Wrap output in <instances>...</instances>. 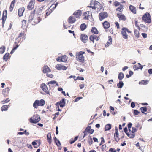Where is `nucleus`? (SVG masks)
I'll return each instance as SVG.
<instances>
[{
	"mask_svg": "<svg viewBox=\"0 0 152 152\" xmlns=\"http://www.w3.org/2000/svg\"><path fill=\"white\" fill-rule=\"evenodd\" d=\"M132 125V124L131 122L129 123L127 125L129 129V132L126 135L130 138H133L135 137V133L137 130L138 127H139L140 130L142 129L141 126L138 124L135 127H132V130H131L130 128H131Z\"/></svg>",
	"mask_w": 152,
	"mask_h": 152,
	"instance_id": "obj_1",
	"label": "nucleus"
},
{
	"mask_svg": "<svg viewBox=\"0 0 152 152\" xmlns=\"http://www.w3.org/2000/svg\"><path fill=\"white\" fill-rule=\"evenodd\" d=\"M45 103V101L43 99H41L39 101L36 100L33 104V107L36 109H37L38 106H43Z\"/></svg>",
	"mask_w": 152,
	"mask_h": 152,
	"instance_id": "obj_2",
	"label": "nucleus"
},
{
	"mask_svg": "<svg viewBox=\"0 0 152 152\" xmlns=\"http://www.w3.org/2000/svg\"><path fill=\"white\" fill-rule=\"evenodd\" d=\"M40 120L39 115L38 114H36L30 118L29 121L31 123H36L39 122Z\"/></svg>",
	"mask_w": 152,
	"mask_h": 152,
	"instance_id": "obj_3",
	"label": "nucleus"
},
{
	"mask_svg": "<svg viewBox=\"0 0 152 152\" xmlns=\"http://www.w3.org/2000/svg\"><path fill=\"white\" fill-rule=\"evenodd\" d=\"M142 20L145 23H149L151 21V17L149 13H146L142 17Z\"/></svg>",
	"mask_w": 152,
	"mask_h": 152,
	"instance_id": "obj_4",
	"label": "nucleus"
},
{
	"mask_svg": "<svg viewBox=\"0 0 152 152\" xmlns=\"http://www.w3.org/2000/svg\"><path fill=\"white\" fill-rule=\"evenodd\" d=\"M41 20V19L39 17H34L32 19L29 20V22L33 25H35L39 22Z\"/></svg>",
	"mask_w": 152,
	"mask_h": 152,
	"instance_id": "obj_5",
	"label": "nucleus"
},
{
	"mask_svg": "<svg viewBox=\"0 0 152 152\" xmlns=\"http://www.w3.org/2000/svg\"><path fill=\"white\" fill-rule=\"evenodd\" d=\"M57 5V4H53L46 11V16H48L51 14Z\"/></svg>",
	"mask_w": 152,
	"mask_h": 152,
	"instance_id": "obj_6",
	"label": "nucleus"
},
{
	"mask_svg": "<svg viewBox=\"0 0 152 152\" xmlns=\"http://www.w3.org/2000/svg\"><path fill=\"white\" fill-rule=\"evenodd\" d=\"M127 32L128 33H131V32L129 31L127 28L123 27L122 28L121 34L123 38L125 39L128 38V35L126 33Z\"/></svg>",
	"mask_w": 152,
	"mask_h": 152,
	"instance_id": "obj_7",
	"label": "nucleus"
},
{
	"mask_svg": "<svg viewBox=\"0 0 152 152\" xmlns=\"http://www.w3.org/2000/svg\"><path fill=\"white\" fill-rule=\"evenodd\" d=\"M26 34L24 33H20L18 38L16 39V40L18 43L22 42L25 39Z\"/></svg>",
	"mask_w": 152,
	"mask_h": 152,
	"instance_id": "obj_8",
	"label": "nucleus"
},
{
	"mask_svg": "<svg viewBox=\"0 0 152 152\" xmlns=\"http://www.w3.org/2000/svg\"><path fill=\"white\" fill-rule=\"evenodd\" d=\"M97 34H93L90 35L89 39L93 43L94 42V41H98L100 39L99 36L97 35Z\"/></svg>",
	"mask_w": 152,
	"mask_h": 152,
	"instance_id": "obj_9",
	"label": "nucleus"
},
{
	"mask_svg": "<svg viewBox=\"0 0 152 152\" xmlns=\"http://www.w3.org/2000/svg\"><path fill=\"white\" fill-rule=\"evenodd\" d=\"M108 16V14L106 12H102L100 13L99 15V19L100 21L102 20Z\"/></svg>",
	"mask_w": 152,
	"mask_h": 152,
	"instance_id": "obj_10",
	"label": "nucleus"
},
{
	"mask_svg": "<svg viewBox=\"0 0 152 152\" xmlns=\"http://www.w3.org/2000/svg\"><path fill=\"white\" fill-rule=\"evenodd\" d=\"M84 53V52L80 51L77 57L79 61L82 63H83L84 61V57L83 56V54Z\"/></svg>",
	"mask_w": 152,
	"mask_h": 152,
	"instance_id": "obj_11",
	"label": "nucleus"
},
{
	"mask_svg": "<svg viewBox=\"0 0 152 152\" xmlns=\"http://www.w3.org/2000/svg\"><path fill=\"white\" fill-rule=\"evenodd\" d=\"M92 16V14L91 12L87 11L85 12L83 14V19L85 20H88L89 18Z\"/></svg>",
	"mask_w": 152,
	"mask_h": 152,
	"instance_id": "obj_12",
	"label": "nucleus"
},
{
	"mask_svg": "<svg viewBox=\"0 0 152 152\" xmlns=\"http://www.w3.org/2000/svg\"><path fill=\"white\" fill-rule=\"evenodd\" d=\"M81 41L84 43H86L88 40V36L85 34H82L80 36Z\"/></svg>",
	"mask_w": 152,
	"mask_h": 152,
	"instance_id": "obj_13",
	"label": "nucleus"
},
{
	"mask_svg": "<svg viewBox=\"0 0 152 152\" xmlns=\"http://www.w3.org/2000/svg\"><path fill=\"white\" fill-rule=\"evenodd\" d=\"M41 88L42 90L46 94H49V91L46 84L43 83L41 85Z\"/></svg>",
	"mask_w": 152,
	"mask_h": 152,
	"instance_id": "obj_14",
	"label": "nucleus"
},
{
	"mask_svg": "<svg viewBox=\"0 0 152 152\" xmlns=\"http://www.w3.org/2000/svg\"><path fill=\"white\" fill-rule=\"evenodd\" d=\"M7 10H4L3 11L2 18V23L3 25H4L6 21L7 17Z\"/></svg>",
	"mask_w": 152,
	"mask_h": 152,
	"instance_id": "obj_15",
	"label": "nucleus"
},
{
	"mask_svg": "<svg viewBox=\"0 0 152 152\" xmlns=\"http://www.w3.org/2000/svg\"><path fill=\"white\" fill-rule=\"evenodd\" d=\"M55 68L57 70H65L67 69L66 66L59 64H57Z\"/></svg>",
	"mask_w": 152,
	"mask_h": 152,
	"instance_id": "obj_16",
	"label": "nucleus"
},
{
	"mask_svg": "<svg viewBox=\"0 0 152 152\" xmlns=\"http://www.w3.org/2000/svg\"><path fill=\"white\" fill-rule=\"evenodd\" d=\"M65 99L63 98L59 102H57L56 104V105L57 106L60 105L61 107H63L64 106L65 102Z\"/></svg>",
	"mask_w": 152,
	"mask_h": 152,
	"instance_id": "obj_17",
	"label": "nucleus"
},
{
	"mask_svg": "<svg viewBox=\"0 0 152 152\" xmlns=\"http://www.w3.org/2000/svg\"><path fill=\"white\" fill-rule=\"evenodd\" d=\"M10 90V89L8 87H7L3 90L2 91V94L5 97H6L8 96Z\"/></svg>",
	"mask_w": 152,
	"mask_h": 152,
	"instance_id": "obj_18",
	"label": "nucleus"
},
{
	"mask_svg": "<svg viewBox=\"0 0 152 152\" xmlns=\"http://www.w3.org/2000/svg\"><path fill=\"white\" fill-rule=\"evenodd\" d=\"M114 137L115 140L117 142H118L120 138L119 137V134L118 130L117 129H115V133Z\"/></svg>",
	"mask_w": 152,
	"mask_h": 152,
	"instance_id": "obj_19",
	"label": "nucleus"
},
{
	"mask_svg": "<svg viewBox=\"0 0 152 152\" xmlns=\"http://www.w3.org/2000/svg\"><path fill=\"white\" fill-rule=\"evenodd\" d=\"M28 26V23L27 21L25 20H23L22 21V28L24 29L25 31H26V28Z\"/></svg>",
	"mask_w": 152,
	"mask_h": 152,
	"instance_id": "obj_20",
	"label": "nucleus"
},
{
	"mask_svg": "<svg viewBox=\"0 0 152 152\" xmlns=\"http://www.w3.org/2000/svg\"><path fill=\"white\" fill-rule=\"evenodd\" d=\"M42 71L44 73H45L48 72H51V70L48 66L45 65L43 67Z\"/></svg>",
	"mask_w": 152,
	"mask_h": 152,
	"instance_id": "obj_21",
	"label": "nucleus"
},
{
	"mask_svg": "<svg viewBox=\"0 0 152 152\" xmlns=\"http://www.w3.org/2000/svg\"><path fill=\"white\" fill-rule=\"evenodd\" d=\"M104 28L105 29H107L110 26V23L107 21H105L102 23Z\"/></svg>",
	"mask_w": 152,
	"mask_h": 152,
	"instance_id": "obj_22",
	"label": "nucleus"
},
{
	"mask_svg": "<svg viewBox=\"0 0 152 152\" xmlns=\"http://www.w3.org/2000/svg\"><path fill=\"white\" fill-rule=\"evenodd\" d=\"M82 14L81 10H78L74 12L73 15L76 18H79Z\"/></svg>",
	"mask_w": 152,
	"mask_h": 152,
	"instance_id": "obj_23",
	"label": "nucleus"
},
{
	"mask_svg": "<svg viewBox=\"0 0 152 152\" xmlns=\"http://www.w3.org/2000/svg\"><path fill=\"white\" fill-rule=\"evenodd\" d=\"M68 21L69 23L72 24L76 21V20L74 16H71L68 18Z\"/></svg>",
	"mask_w": 152,
	"mask_h": 152,
	"instance_id": "obj_24",
	"label": "nucleus"
},
{
	"mask_svg": "<svg viewBox=\"0 0 152 152\" xmlns=\"http://www.w3.org/2000/svg\"><path fill=\"white\" fill-rule=\"evenodd\" d=\"M117 15L118 18L119 20L123 21L125 20L126 19V17L124 15L119 13L117 14Z\"/></svg>",
	"mask_w": 152,
	"mask_h": 152,
	"instance_id": "obj_25",
	"label": "nucleus"
},
{
	"mask_svg": "<svg viewBox=\"0 0 152 152\" xmlns=\"http://www.w3.org/2000/svg\"><path fill=\"white\" fill-rule=\"evenodd\" d=\"M142 66L140 63H138L137 64L134 65L133 66V69L135 70H138L139 69H142Z\"/></svg>",
	"mask_w": 152,
	"mask_h": 152,
	"instance_id": "obj_26",
	"label": "nucleus"
},
{
	"mask_svg": "<svg viewBox=\"0 0 152 152\" xmlns=\"http://www.w3.org/2000/svg\"><path fill=\"white\" fill-rule=\"evenodd\" d=\"M91 33L93 34H99V31L97 28L95 27H93L91 28Z\"/></svg>",
	"mask_w": 152,
	"mask_h": 152,
	"instance_id": "obj_27",
	"label": "nucleus"
},
{
	"mask_svg": "<svg viewBox=\"0 0 152 152\" xmlns=\"http://www.w3.org/2000/svg\"><path fill=\"white\" fill-rule=\"evenodd\" d=\"M34 8V4L33 1H30L27 6V9L28 10H32Z\"/></svg>",
	"mask_w": 152,
	"mask_h": 152,
	"instance_id": "obj_28",
	"label": "nucleus"
},
{
	"mask_svg": "<svg viewBox=\"0 0 152 152\" xmlns=\"http://www.w3.org/2000/svg\"><path fill=\"white\" fill-rule=\"evenodd\" d=\"M47 139L48 142L49 144H50L52 142V139L50 133H48L47 135Z\"/></svg>",
	"mask_w": 152,
	"mask_h": 152,
	"instance_id": "obj_29",
	"label": "nucleus"
},
{
	"mask_svg": "<svg viewBox=\"0 0 152 152\" xmlns=\"http://www.w3.org/2000/svg\"><path fill=\"white\" fill-rule=\"evenodd\" d=\"M85 131L87 132L88 133L91 134L93 133L94 130L93 129H91L90 126H88L85 129V131L84 132V133L85 132Z\"/></svg>",
	"mask_w": 152,
	"mask_h": 152,
	"instance_id": "obj_30",
	"label": "nucleus"
},
{
	"mask_svg": "<svg viewBox=\"0 0 152 152\" xmlns=\"http://www.w3.org/2000/svg\"><path fill=\"white\" fill-rule=\"evenodd\" d=\"M112 43V39L111 36H109L108 40L107 42L105 44V47H108L110 45H111Z\"/></svg>",
	"mask_w": 152,
	"mask_h": 152,
	"instance_id": "obj_31",
	"label": "nucleus"
},
{
	"mask_svg": "<svg viewBox=\"0 0 152 152\" xmlns=\"http://www.w3.org/2000/svg\"><path fill=\"white\" fill-rule=\"evenodd\" d=\"M129 8L131 12L134 14L136 13V9L134 6L130 5L129 7Z\"/></svg>",
	"mask_w": 152,
	"mask_h": 152,
	"instance_id": "obj_32",
	"label": "nucleus"
},
{
	"mask_svg": "<svg viewBox=\"0 0 152 152\" xmlns=\"http://www.w3.org/2000/svg\"><path fill=\"white\" fill-rule=\"evenodd\" d=\"M24 11V8L23 7L20 8L18 10V15L19 17L23 15V12Z\"/></svg>",
	"mask_w": 152,
	"mask_h": 152,
	"instance_id": "obj_33",
	"label": "nucleus"
},
{
	"mask_svg": "<svg viewBox=\"0 0 152 152\" xmlns=\"http://www.w3.org/2000/svg\"><path fill=\"white\" fill-rule=\"evenodd\" d=\"M10 106L8 104L7 105H4L1 108V111H6L8 110V108L10 107Z\"/></svg>",
	"mask_w": 152,
	"mask_h": 152,
	"instance_id": "obj_34",
	"label": "nucleus"
},
{
	"mask_svg": "<svg viewBox=\"0 0 152 152\" xmlns=\"http://www.w3.org/2000/svg\"><path fill=\"white\" fill-rule=\"evenodd\" d=\"M108 149V148L107 146L105 144L103 145L102 146L101 150L103 151H106V152H107L108 151H107V150Z\"/></svg>",
	"mask_w": 152,
	"mask_h": 152,
	"instance_id": "obj_35",
	"label": "nucleus"
},
{
	"mask_svg": "<svg viewBox=\"0 0 152 152\" xmlns=\"http://www.w3.org/2000/svg\"><path fill=\"white\" fill-rule=\"evenodd\" d=\"M10 58V54L9 53H7L4 56L3 59L6 61Z\"/></svg>",
	"mask_w": 152,
	"mask_h": 152,
	"instance_id": "obj_36",
	"label": "nucleus"
},
{
	"mask_svg": "<svg viewBox=\"0 0 152 152\" xmlns=\"http://www.w3.org/2000/svg\"><path fill=\"white\" fill-rule=\"evenodd\" d=\"M134 34L137 38H139L140 37V33L139 31L136 29H134Z\"/></svg>",
	"mask_w": 152,
	"mask_h": 152,
	"instance_id": "obj_37",
	"label": "nucleus"
},
{
	"mask_svg": "<svg viewBox=\"0 0 152 152\" xmlns=\"http://www.w3.org/2000/svg\"><path fill=\"white\" fill-rule=\"evenodd\" d=\"M43 2V5L41 7V8H42V9H44L45 7H47L48 4V1L47 0H44Z\"/></svg>",
	"mask_w": 152,
	"mask_h": 152,
	"instance_id": "obj_38",
	"label": "nucleus"
},
{
	"mask_svg": "<svg viewBox=\"0 0 152 152\" xmlns=\"http://www.w3.org/2000/svg\"><path fill=\"white\" fill-rule=\"evenodd\" d=\"M95 5H96L97 7L96 8V9L97 10H100L101 9V7L100 4V3L96 1L95 2Z\"/></svg>",
	"mask_w": 152,
	"mask_h": 152,
	"instance_id": "obj_39",
	"label": "nucleus"
},
{
	"mask_svg": "<svg viewBox=\"0 0 152 152\" xmlns=\"http://www.w3.org/2000/svg\"><path fill=\"white\" fill-rule=\"evenodd\" d=\"M80 27L81 31H84L87 27L85 23H82L80 26Z\"/></svg>",
	"mask_w": 152,
	"mask_h": 152,
	"instance_id": "obj_40",
	"label": "nucleus"
},
{
	"mask_svg": "<svg viewBox=\"0 0 152 152\" xmlns=\"http://www.w3.org/2000/svg\"><path fill=\"white\" fill-rule=\"evenodd\" d=\"M124 85V83L123 82L120 80L119 83L117 84V86L119 88H122Z\"/></svg>",
	"mask_w": 152,
	"mask_h": 152,
	"instance_id": "obj_41",
	"label": "nucleus"
},
{
	"mask_svg": "<svg viewBox=\"0 0 152 152\" xmlns=\"http://www.w3.org/2000/svg\"><path fill=\"white\" fill-rule=\"evenodd\" d=\"M124 74L122 72H120L118 74V78L120 80H121L124 78Z\"/></svg>",
	"mask_w": 152,
	"mask_h": 152,
	"instance_id": "obj_42",
	"label": "nucleus"
},
{
	"mask_svg": "<svg viewBox=\"0 0 152 152\" xmlns=\"http://www.w3.org/2000/svg\"><path fill=\"white\" fill-rule=\"evenodd\" d=\"M111 125L110 124H108L105 125L104 129L105 131L109 130L111 129Z\"/></svg>",
	"mask_w": 152,
	"mask_h": 152,
	"instance_id": "obj_43",
	"label": "nucleus"
},
{
	"mask_svg": "<svg viewBox=\"0 0 152 152\" xmlns=\"http://www.w3.org/2000/svg\"><path fill=\"white\" fill-rule=\"evenodd\" d=\"M5 47L4 46H2L0 48V54H3L5 51Z\"/></svg>",
	"mask_w": 152,
	"mask_h": 152,
	"instance_id": "obj_44",
	"label": "nucleus"
},
{
	"mask_svg": "<svg viewBox=\"0 0 152 152\" xmlns=\"http://www.w3.org/2000/svg\"><path fill=\"white\" fill-rule=\"evenodd\" d=\"M78 138V136H76L74 139L72 138L70 140V144H72L75 141H76Z\"/></svg>",
	"mask_w": 152,
	"mask_h": 152,
	"instance_id": "obj_45",
	"label": "nucleus"
},
{
	"mask_svg": "<svg viewBox=\"0 0 152 152\" xmlns=\"http://www.w3.org/2000/svg\"><path fill=\"white\" fill-rule=\"evenodd\" d=\"M47 84H48V85L49 84H53V85L56 84V86H58V83H57L54 80H53V81H50V82H48L47 83Z\"/></svg>",
	"mask_w": 152,
	"mask_h": 152,
	"instance_id": "obj_46",
	"label": "nucleus"
},
{
	"mask_svg": "<svg viewBox=\"0 0 152 152\" xmlns=\"http://www.w3.org/2000/svg\"><path fill=\"white\" fill-rule=\"evenodd\" d=\"M123 9V6L122 5H120V6L116 9V10L122 12Z\"/></svg>",
	"mask_w": 152,
	"mask_h": 152,
	"instance_id": "obj_47",
	"label": "nucleus"
},
{
	"mask_svg": "<svg viewBox=\"0 0 152 152\" xmlns=\"http://www.w3.org/2000/svg\"><path fill=\"white\" fill-rule=\"evenodd\" d=\"M67 57L65 55L61 56V60L62 62H65L67 61Z\"/></svg>",
	"mask_w": 152,
	"mask_h": 152,
	"instance_id": "obj_48",
	"label": "nucleus"
},
{
	"mask_svg": "<svg viewBox=\"0 0 152 152\" xmlns=\"http://www.w3.org/2000/svg\"><path fill=\"white\" fill-rule=\"evenodd\" d=\"M10 101L9 98H7L5 100H4L1 101V103L2 104L7 103Z\"/></svg>",
	"mask_w": 152,
	"mask_h": 152,
	"instance_id": "obj_49",
	"label": "nucleus"
},
{
	"mask_svg": "<svg viewBox=\"0 0 152 152\" xmlns=\"http://www.w3.org/2000/svg\"><path fill=\"white\" fill-rule=\"evenodd\" d=\"M18 43H19L16 41L15 44L13 45V48H14V49L15 50L18 47L19 45Z\"/></svg>",
	"mask_w": 152,
	"mask_h": 152,
	"instance_id": "obj_50",
	"label": "nucleus"
},
{
	"mask_svg": "<svg viewBox=\"0 0 152 152\" xmlns=\"http://www.w3.org/2000/svg\"><path fill=\"white\" fill-rule=\"evenodd\" d=\"M148 82L146 80H142L140 81L139 82V84H140L141 85H146L147 84Z\"/></svg>",
	"mask_w": 152,
	"mask_h": 152,
	"instance_id": "obj_51",
	"label": "nucleus"
},
{
	"mask_svg": "<svg viewBox=\"0 0 152 152\" xmlns=\"http://www.w3.org/2000/svg\"><path fill=\"white\" fill-rule=\"evenodd\" d=\"M140 109L142 113H144V112H146L147 111V108L146 107H141L140 108Z\"/></svg>",
	"mask_w": 152,
	"mask_h": 152,
	"instance_id": "obj_52",
	"label": "nucleus"
},
{
	"mask_svg": "<svg viewBox=\"0 0 152 152\" xmlns=\"http://www.w3.org/2000/svg\"><path fill=\"white\" fill-rule=\"evenodd\" d=\"M40 142H39V145L38 146H37V143L35 141H33L32 142V144L34 146V148H37L38 146H39L40 145Z\"/></svg>",
	"mask_w": 152,
	"mask_h": 152,
	"instance_id": "obj_53",
	"label": "nucleus"
},
{
	"mask_svg": "<svg viewBox=\"0 0 152 152\" xmlns=\"http://www.w3.org/2000/svg\"><path fill=\"white\" fill-rule=\"evenodd\" d=\"M135 26L137 27V28H138L139 31H140L141 30V28L139 27V26L138 24V21H136L135 22Z\"/></svg>",
	"mask_w": 152,
	"mask_h": 152,
	"instance_id": "obj_54",
	"label": "nucleus"
},
{
	"mask_svg": "<svg viewBox=\"0 0 152 152\" xmlns=\"http://www.w3.org/2000/svg\"><path fill=\"white\" fill-rule=\"evenodd\" d=\"M16 0H13L11 3L10 6L12 5V7L14 8L15 5V4L16 3Z\"/></svg>",
	"mask_w": 152,
	"mask_h": 152,
	"instance_id": "obj_55",
	"label": "nucleus"
},
{
	"mask_svg": "<svg viewBox=\"0 0 152 152\" xmlns=\"http://www.w3.org/2000/svg\"><path fill=\"white\" fill-rule=\"evenodd\" d=\"M101 141L99 144V145H101L102 144H103L105 142L104 140L103 137H101Z\"/></svg>",
	"mask_w": 152,
	"mask_h": 152,
	"instance_id": "obj_56",
	"label": "nucleus"
},
{
	"mask_svg": "<svg viewBox=\"0 0 152 152\" xmlns=\"http://www.w3.org/2000/svg\"><path fill=\"white\" fill-rule=\"evenodd\" d=\"M93 142L92 139L91 137H90V139L88 140V143L90 145H91L93 143Z\"/></svg>",
	"mask_w": 152,
	"mask_h": 152,
	"instance_id": "obj_57",
	"label": "nucleus"
},
{
	"mask_svg": "<svg viewBox=\"0 0 152 152\" xmlns=\"http://www.w3.org/2000/svg\"><path fill=\"white\" fill-rule=\"evenodd\" d=\"M88 7L91 8L93 10H96V8L97 7L96 5H95V2H94V6H88Z\"/></svg>",
	"mask_w": 152,
	"mask_h": 152,
	"instance_id": "obj_58",
	"label": "nucleus"
},
{
	"mask_svg": "<svg viewBox=\"0 0 152 152\" xmlns=\"http://www.w3.org/2000/svg\"><path fill=\"white\" fill-rule=\"evenodd\" d=\"M108 151L110 152H116V150L115 148H111L109 149Z\"/></svg>",
	"mask_w": 152,
	"mask_h": 152,
	"instance_id": "obj_59",
	"label": "nucleus"
},
{
	"mask_svg": "<svg viewBox=\"0 0 152 152\" xmlns=\"http://www.w3.org/2000/svg\"><path fill=\"white\" fill-rule=\"evenodd\" d=\"M47 76L49 78H52L53 77V75L51 74H46Z\"/></svg>",
	"mask_w": 152,
	"mask_h": 152,
	"instance_id": "obj_60",
	"label": "nucleus"
},
{
	"mask_svg": "<svg viewBox=\"0 0 152 152\" xmlns=\"http://www.w3.org/2000/svg\"><path fill=\"white\" fill-rule=\"evenodd\" d=\"M140 112L137 110H135L134 111V113L135 115H138Z\"/></svg>",
	"mask_w": 152,
	"mask_h": 152,
	"instance_id": "obj_61",
	"label": "nucleus"
},
{
	"mask_svg": "<svg viewBox=\"0 0 152 152\" xmlns=\"http://www.w3.org/2000/svg\"><path fill=\"white\" fill-rule=\"evenodd\" d=\"M114 5L115 6H118L120 5V3L117 1H115L114 3Z\"/></svg>",
	"mask_w": 152,
	"mask_h": 152,
	"instance_id": "obj_62",
	"label": "nucleus"
},
{
	"mask_svg": "<svg viewBox=\"0 0 152 152\" xmlns=\"http://www.w3.org/2000/svg\"><path fill=\"white\" fill-rule=\"evenodd\" d=\"M55 143L58 147H59L61 146L60 142L58 140L57 141V142H56Z\"/></svg>",
	"mask_w": 152,
	"mask_h": 152,
	"instance_id": "obj_63",
	"label": "nucleus"
},
{
	"mask_svg": "<svg viewBox=\"0 0 152 152\" xmlns=\"http://www.w3.org/2000/svg\"><path fill=\"white\" fill-rule=\"evenodd\" d=\"M56 60L58 62H62L61 60V57H58L56 58Z\"/></svg>",
	"mask_w": 152,
	"mask_h": 152,
	"instance_id": "obj_64",
	"label": "nucleus"
}]
</instances>
